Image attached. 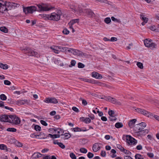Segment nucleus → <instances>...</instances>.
Returning a JSON list of instances; mask_svg holds the SVG:
<instances>
[{"instance_id": "obj_1", "label": "nucleus", "mask_w": 159, "mask_h": 159, "mask_svg": "<svg viewBox=\"0 0 159 159\" xmlns=\"http://www.w3.org/2000/svg\"><path fill=\"white\" fill-rule=\"evenodd\" d=\"M62 15V13L60 10H56L55 12L49 15L48 20L58 21L60 20Z\"/></svg>"}, {"instance_id": "obj_2", "label": "nucleus", "mask_w": 159, "mask_h": 159, "mask_svg": "<svg viewBox=\"0 0 159 159\" xmlns=\"http://www.w3.org/2000/svg\"><path fill=\"white\" fill-rule=\"evenodd\" d=\"M37 6L39 9L38 11L39 12L48 11L52 8V7H51L48 5L44 4L41 5L38 4Z\"/></svg>"}, {"instance_id": "obj_3", "label": "nucleus", "mask_w": 159, "mask_h": 159, "mask_svg": "<svg viewBox=\"0 0 159 159\" xmlns=\"http://www.w3.org/2000/svg\"><path fill=\"white\" fill-rule=\"evenodd\" d=\"M9 122L16 125L19 124L20 123V118L14 115H9Z\"/></svg>"}, {"instance_id": "obj_4", "label": "nucleus", "mask_w": 159, "mask_h": 159, "mask_svg": "<svg viewBox=\"0 0 159 159\" xmlns=\"http://www.w3.org/2000/svg\"><path fill=\"white\" fill-rule=\"evenodd\" d=\"M12 103L15 105L18 106H20L21 105H23L25 104H28L30 102V101L26 99L13 100Z\"/></svg>"}, {"instance_id": "obj_5", "label": "nucleus", "mask_w": 159, "mask_h": 159, "mask_svg": "<svg viewBox=\"0 0 159 159\" xmlns=\"http://www.w3.org/2000/svg\"><path fill=\"white\" fill-rule=\"evenodd\" d=\"M144 42L146 47L151 48V49H153L156 48V44L155 43H152V40L151 39L149 40L148 39H145Z\"/></svg>"}, {"instance_id": "obj_6", "label": "nucleus", "mask_w": 159, "mask_h": 159, "mask_svg": "<svg viewBox=\"0 0 159 159\" xmlns=\"http://www.w3.org/2000/svg\"><path fill=\"white\" fill-rule=\"evenodd\" d=\"M126 141L130 145L136 144L137 143V141L131 136L126 135Z\"/></svg>"}, {"instance_id": "obj_7", "label": "nucleus", "mask_w": 159, "mask_h": 159, "mask_svg": "<svg viewBox=\"0 0 159 159\" xmlns=\"http://www.w3.org/2000/svg\"><path fill=\"white\" fill-rule=\"evenodd\" d=\"M25 50L27 51L26 52L28 55L34 56L37 57H39V55L37 52L33 51L30 48H25Z\"/></svg>"}, {"instance_id": "obj_8", "label": "nucleus", "mask_w": 159, "mask_h": 159, "mask_svg": "<svg viewBox=\"0 0 159 159\" xmlns=\"http://www.w3.org/2000/svg\"><path fill=\"white\" fill-rule=\"evenodd\" d=\"M43 102L46 103L56 104L58 103L57 100L54 98H46L43 100Z\"/></svg>"}, {"instance_id": "obj_9", "label": "nucleus", "mask_w": 159, "mask_h": 159, "mask_svg": "<svg viewBox=\"0 0 159 159\" xmlns=\"http://www.w3.org/2000/svg\"><path fill=\"white\" fill-rule=\"evenodd\" d=\"M146 125L145 123L142 122L137 125V128L138 129V130L137 131H142L143 129L146 126Z\"/></svg>"}, {"instance_id": "obj_10", "label": "nucleus", "mask_w": 159, "mask_h": 159, "mask_svg": "<svg viewBox=\"0 0 159 159\" xmlns=\"http://www.w3.org/2000/svg\"><path fill=\"white\" fill-rule=\"evenodd\" d=\"M92 76L97 79H101L102 78L101 75L97 72L93 71L92 73Z\"/></svg>"}, {"instance_id": "obj_11", "label": "nucleus", "mask_w": 159, "mask_h": 159, "mask_svg": "<svg viewBox=\"0 0 159 159\" xmlns=\"http://www.w3.org/2000/svg\"><path fill=\"white\" fill-rule=\"evenodd\" d=\"M136 111L139 113H140L146 116H148L149 115V113L146 110L140 108H137L135 109Z\"/></svg>"}, {"instance_id": "obj_12", "label": "nucleus", "mask_w": 159, "mask_h": 159, "mask_svg": "<svg viewBox=\"0 0 159 159\" xmlns=\"http://www.w3.org/2000/svg\"><path fill=\"white\" fill-rule=\"evenodd\" d=\"M84 12L89 17H92L94 15L93 12L89 9H85Z\"/></svg>"}, {"instance_id": "obj_13", "label": "nucleus", "mask_w": 159, "mask_h": 159, "mask_svg": "<svg viewBox=\"0 0 159 159\" xmlns=\"http://www.w3.org/2000/svg\"><path fill=\"white\" fill-rule=\"evenodd\" d=\"M0 120L2 122H9L10 118L7 115H4L0 117Z\"/></svg>"}, {"instance_id": "obj_14", "label": "nucleus", "mask_w": 159, "mask_h": 159, "mask_svg": "<svg viewBox=\"0 0 159 159\" xmlns=\"http://www.w3.org/2000/svg\"><path fill=\"white\" fill-rule=\"evenodd\" d=\"M100 143H94L92 147V149L94 152H97L100 149V147L99 146Z\"/></svg>"}, {"instance_id": "obj_15", "label": "nucleus", "mask_w": 159, "mask_h": 159, "mask_svg": "<svg viewBox=\"0 0 159 159\" xmlns=\"http://www.w3.org/2000/svg\"><path fill=\"white\" fill-rule=\"evenodd\" d=\"M85 9L82 8L79 5L77 7V14L80 15H83L85 13Z\"/></svg>"}, {"instance_id": "obj_16", "label": "nucleus", "mask_w": 159, "mask_h": 159, "mask_svg": "<svg viewBox=\"0 0 159 159\" xmlns=\"http://www.w3.org/2000/svg\"><path fill=\"white\" fill-rule=\"evenodd\" d=\"M140 18L141 20L143 21V22L141 23L142 25H144L145 24L148 22V18L145 17V16L143 15H140Z\"/></svg>"}, {"instance_id": "obj_17", "label": "nucleus", "mask_w": 159, "mask_h": 159, "mask_svg": "<svg viewBox=\"0 0 159 159\" xmlns=\"http://www.w3.org/2000/svg\"><path fill=\"white\" fill-rule=\"evenodd\" d=\"M27 7L29 13H32L33 12L36 11L37 10V7L35 6H31Z\"/></svg>"}, {"instance_id": "obj_18", "label": "nucleus", "mask_w": 159, "mask_h": 159, "mask_svg": "<svg viewBox=\"0 0 159 159\" xmlns=\"http://www.w3.org/2000/svg\"><path fill=\"white\" fill-rule=\"evenodd\" d=\"M62 136L61 138L63 139H68L70 137V135L68 133H66L61 135Z\"/></svg>"}, {"instance_id": "obj_19", "label": "nucleus", "mask_w": 159, "mask_h": 159, "mask_svg": "<svg viewBox=\"0 0 159 159\" xmlns=\"http://www.w3.org/2000/svg\"><path fill=\"white\" fill-rule=\"evenodd\" d=\"M51 49L52 50L53 52L55 53L58 54L59 51L58 50V46H53L50 47Z\"/></svg>"}, {"instance_id": "obj_20", "label": "nucleus", "mask_w": 159, "mask_h": 159, "mask_svg": "<svg viewBox=\"0 0 159 159\" xmlns=\"http://www.w3.org/2000/svg\"><path fill=\"white\" fill-rule=\"evenodd\" d=\"M8 8L5 5L2 4L1 3V5L0 6V12L2 13L6 10H7Z\"/></svg>"}, {"instance_id": "obj_21", "label": "nucleus", "mask_w": 159, "mask_h": 159, "mask_svg": "<svg viewBox=\"0 0 159 159\" xmlns=\"http://www.w3.org/2000/svg\"><path fill=\"white\" fill-rule=\"evenodd\" d=\"M110 102L112 103L116 104L118 105H120L121 104V102L118 101L115 98L112 97Z\"/></svg>"}, {"instance_id": "obj_22", "label": "nucleus", "mask_w": 159, "mask_h": 159, "mask_svg": "<svg viewBox=\"0 0 159 159\" xmlns=\"http://www.w3.org/2000/svg\"><path fill=\"white\" fill-rule=\"evenodd\" d=\"M0 149L5 150L6 152L9 151V148H7L6 145L4 144H0Z\"/></svg>"}, {"instance_id": "obj_23", "label": "nucleus", "mask_w": 159, "mask_h": 159, "mask_svg": "<svg viewBox=\"0 0 159 159\" xmlns=\"http://www.w3.org/2000/svg\"><path fill=\"white\" fill-rule=\"evenodd\" d=\"M137 120L136 119H133L130 120L128 123V125L130 128H132L133 125L134 124Z\"/></svg>"}, {"instance_id": "obj_24", "label": "nucleus", "mask_w": 159, "mask_h": 159, "mask_svg": "<svg viewBox=\"0 0 159 159\" xmlns=\"http://www.w3.org/2000/svg\"><path fill=\"white\" fill-rule=\"evenodd\" d=\"M73 51V54L74 55H76L78 56L82 55V52L81 51L75 49H74Z\"/></svg>"}, {"instance_id": "obj_25", "label": "nucleus", "mask_w": 159, "mask_h": 159, "mask_svg": "<svg viewBox=\"0 0 159 159\" xmlns=\"http://www.w3.org/2000/svg\"><path fill=\"white\" fill-rule=\"evenodd\" d=\"M42 155L39 153H34L32 156V157L33 159H36L41 157Z\"/></svg>"}, {"instance_id": "obj_26", "label": "nucleus", "mask_w": 159, "mask_h": 159, "mask_svg": "<svg viewBox=\"0 0 159 159\" xmlns=\"http://www.w3.org/2000/svg\"><path fill=\"white\" fill-rule=\"evenodd\" d=\"M9 4L11 8H15L16 7H18L20 6L19 4L15 3L10 2Z\"/></svg>"}, {"instance_id": "obj_27", "label": "nucleus", "mask_w": 159, "mask_h": 159, "mask_svg": "<svg viewBox=\"0 0 159 159\" xmlns=\"http://www.w3.org/2000/svg\"><path fill=\"white\" fill-rule=\"evenodd\" d=\"M50 137L52 139H55L59 138L60 137V134H49L47 137Z\"/></svg>"}, {"instance_id": "obj_28", "label": "nucleus", "mask_w": 159, "mask_h": 159, "mask_svg": "<svg viewBox=\"0 0 159 159\" xmlns=\"http://www.w3.org/2000/svg\"><path fill=\"white\" fill-rule=\"evenodd\" d=\"M0 30L2 32L5 33H7L8 32V29L5 26H2L0 27Z\"/></svg>"}, {"instance_id": "obj_29", "label": "nucleus", "mask_w": 159, "mask_h": 159, "mask_svg": "<svg viewBox=\"0 0 159 159\" xmlns=\"http://www.w3.org/2000/svg\"><path fill=\"white\" fill-rule=\"evenodd\" d=\"M0 68L3 69H7L8 68V67L6 64H3L2 63H0Z\"/></svg>"}, {"instance_id": "obj_30", "label": "nucleus", "mask_w": 159, "mask_h": 159, "mask_svg": "<svg viewBox=\"0 0 159 159\" xmlns=\"http://www.w3.org/2000/svg\"><path fill=\"white\" fill-rule=\"evenodd\" d=\"M70 8L72 11L76 12L77 11V7L74 5H70Z\"/></svg>"}, {"instance_id": "obj_31", "label": "nucleus", "mask_w": 159, "mask_h": 159, "mask_svg": "<svg viewBox=\"0 0 159 159\" xmlns=\"http://www.w3.org/2000/svg\"><path fill=\"white\" fill-rule=\"evenodd\" d=\"M123 126V125L121 122H117L115 125V127L117 128H121Z\"/></svg>"}, {"instance_id": "obj_32", "label": "nucleus", "mask_w": 159, "mask_h": 159, "mask_svg": "<svg viewBox=\"0 0 159 159\" xmlns=\"http://www.w3.org/2000/svg\"><path fill=\"white\" fill-rule=\"evenodd\" d=\"M15 145L18 147H22L23 146V144L20 142L16 141L15 142Z\"/></svg>"}, {"instance_id": "obj_33", "label": "nucleus", "mask_w": 159, "mask_h": 159, "mask_svg": "<svg viewBox=\"0 0 159 159\" xmlns=\"http://www.w3.org/2000/svg\"><path fill=\"white\" fill-rule=\"evenodd\" d=\"M7 130L8 131L14 132L16 131V129L14 128H9L7 129Z\"/></svg>"}, {"instance_id": "obj_34", "label": "nucleus", "mask_w": 159, "mask_h": 159, "mask_svg": "<svg viewBox=\"0 0 159 159\" xmlns=\"http://www.w3.org/2000/svg\"><path fill=\"white\" fill-rule=\"evenodd\" d=\"M104 21L106 23L108 24L111 22V20L110 17H107L104 19Z\"/></svg>"}, {"instance_id": "obj_35", "label": "nucleus", "mask_w": 159, "mask_h": 159, "mask_svg": "<svg viewBox=\"0 0 159 159\" xmlns=\"http://www.w3.org/2000/svg\"><path fill=\"white\" fill-rule=\"evenodd\" d=\"M0 99L3 101L6 100L7 99V97L4 94H1L0 95Z\"/></svg>"}, {"instance_id": "obj_36", "label": "nucleus", "mask_w": 159, "mask_h": 159, "mask_svg": "<svg viewBox=\"0 0 159 159\" xmlns=\"http://www.w3.org/2000/svg\"><path fill=\"white\" fill-rule=\"evenodd\" d=\"M137 65L140 69H143V64L140 62H138L137 63Z\"/></svg>"}, {"instance_id": "obj_37", "label": "nucleus", "mask_w": 159, "mask_h": 159, "mask_svg": "<svg viewBox=\"0 0 159 159\" xmlns=\"http://www.w3.org/2000/svg\"><path fill=\"white\" fill-rule=\"evenodd\" d=\"M39 16L42 18H43L44 19H47L48 20L49 15H46L45 14H39Z\"/></svg>"}, {"instance_id": "obj_38", "label": "nucleus", "mask_w": 159, "mask_h": 159, "mask_svg": "<svg viewBox=\"0 0 159 159\" xmlns=\"http://www.w3.org/2000/svg\"><path fill=\"white\" fill-rule=\"evenodd\" d=\"M80 152L83 153H86L87 152V150L86 148H80Z\"/></svg>"}, {"instance_id": "obj_39", "label": "nucleus", "mask_w": 159, "mask_h": 159, "mask_svg": "<svg viewBox=\"0 0 159 159\" xmlns=\"http://www.w3.org/2000/svg\"><path fill=\"white\" fill-rule=\"evenodd\" d=\"M80 99L82 101V104L84 106H86L87 104V102L86 100L83 99L82 98H80Z\"/></svg>"}, {"instance_id": "obj_40", "label": "nucleus", "mask_w": 159, "mask_h": 159, "mask_svg": "<svg viewBox=\"0 0 159 159\" xmlns=\"http://www.w3.org/2000/svg\"><path fill=\"white\" fill-rule=\"evenodd\" d=\"M70 156L72 159H76V157L73 152L70 153Z\"/></svg>"}, {"instance_id": "obj_41", "label": "nucleus", "mask_w": 159, "mask_h": 159, "mask_svg": "<svg viewBox=\"0 0 159 159\" xmlns=\"http://www.w3.org/2000/svg\"><path fill=\"white\" fill-rule=\"evenodd\" d=\"M122 152H123L124 153L127 155H131V152L124 148Z\"/></svg>"}, {"instance_id": "obj_42", "label": "nucleus", "mask_w": 159, "mask_h": 159, "mask_svg": "<svg viewBox=\"0 0 159 159\" xmlns=\"http://www.w3.org/2000/svg\"><path fill=\"white\" fill-rule=\"evenodd\" d=\"M34 129L37 131H40L41 128L39 125H36L34 126Z\"/></svg>"}, {"instance_id": "obj_43", "label": "nucleus", "mask_w": 159, "mask_h": 159, "mask_svg": "<svg viewBox=\"0 0 159 159\" xmlns=\"http://www.w3.org/2000/svg\"><path fill=\"white\" fill-rule=\"evenodd\" d=\"M74 132L81 131V129L78 127L73 128L72 130Z\"/></svg>"}, {"instance_id": "obj_44", "label": "nucleus", "mask_w": 159, "mask_h": 159, "mask_svg": "<svg viewBox=\"0 0 159 159\" xmlns=\"http://www.w3.org/2000/svg\"><path fill=\"white\" fill-rule=\"evenodd\" d=\"M57 144L62 149H64L65 148V146L61 142H59V143H57Z\"/></svg>"}, {"instance_id": "obj_45", "label": "nucleus", "mask_w": 159, "mask_h": 159, "mask_svg": "<svg viewBox=\"0 0 159 159\" xmlns=\"http://www.w3.org/2000/svg\"><path fill=\"white\" fill-rule=\"evenodd\" d=\"M58 50H59V51L64 52V50H65V47H62L61 46H58Z\"/></svg>"}, {"instance_id": "obj_46", "label": "nucleus", "mask_w": 159, "mask_h": 159, "mask_svg": "<svg viewBox=\"0 0 159 159\" xmlns=\"http://www.w3.org/2000/svg\"><path fill=\"white\" fill-rule=\"evenodd\" d=\"M69 32V31L66 28L65 29L62 31V33L64 34H68Z\"/></svg>"}, {"instance_id": "obj_47", "label": "nucleus", "mask_w": 159, "mask_h": 159, "mask_svg": "<svg viewBox=\"0 0 159 159\" xmlns=\"http://www.w3.org/2000/svg\"><path fill=\"white\" fill-rule=\"evenodd\" d=\"M53 129L55 131H57V133L59 134L63 133V130L60 129Z\"/></svg>"}, {"instance_id": "obj_48", "label": "nucleus", "mask_w": 159, "mask_h": 159, "mask_svg": "<svg viewBox=\"0 0 159 159\" xmlns=\"http://www.w3.org/2000/svg\"><path fill=\"white\" fill-rule=\"evenodd\" d=\"M11 2H7L5 4V6L6 7H7L8 8L7 10H10L11 9V7L10 6V4Z\"/></svg>"}, {"instance_id": "obj_49", "label": "nucleus", "mask_w": 159, "mask_h": 159, "mask_svg": "<svg viewBox=\"0 0 159 159\" xmlns=\"http://www.w3.org/2000/svg\"><path fill=\"white\" fill-rule=\"evenodd\" d=\"M94 155L93 153L90 152H89L87 156L89 158H91L93 157Z\"/></svg>"}, {"instance_id": "obj_50", "label": "nucleus", "mask_w": 159, "mask_h": 159, "mask_svg": "<svg viewBox=\"0 0 159 159\" xmlns=\"http://www.w3.org/2000/svg\"><path fill=\"white\" fill-rule=\"evenodd\" d=\"M110 119L111 121L115 120H116V118L115 115L110 116Z\"/></svg>"}, {"instance_id": "obj_51", "label": "nucleus", "mask_w": 159, "mask_h": 159, "mask_svg": "<svg viewBox=\"0 0 159 159\" xmlns=\"http://www.w3.org/2000/svg\"><path fill=\"white\" fill-rule=\"evenodd\" d=\"M98 81L95 80H92L89 79V83L96 84L97 83Z\"/></svg>"}, {"instance_id": "obj_52", "label": "nucleus", "mask_w": 159, "mask_h": 159, "mask_svg": "<svg viewBox=\"0 0 159 159\" xmlns=\"http://www.w3.org/2000/svg\"><path fill=\"white\" fill-rule=\"evenodd\" d=\"M108 114L110 115V116H113L114 115L115 112L113 110H110L108 112Z\"/></svg>"}, {"instance_id": "obj_53", "label": "nucleus", "mask_w": 159, "mask_h": 159, "mask_svg": "<svg viewBox=\"0 0 159 159\" xmlns=\"http://www.w3.org/2000/svg\"><path fill=\"white\" fill-rule=\"evenodd\" d=\"M84 65L81 63L79 62L78 64V67L79 68H83L84 67Z\"/></svg>"}, {"instance_id": "obj_54", "label": "nucleus", "mask_w": 159, "mask_h": 159, "mask_svg": "<svg viewBox=\"0 0 159 159\" xmlns=\"http://www.w3.org/2000/svg\"><path fill=\"white\" fill-rule=\"evenodd\" d=\"M79 79H80L81 80H82L83 81L89 83V79H88L86 78H79Z\"/></svg>"}, {"instance_id": "obj_55", "label": "nucleus", "mask_w": 159, "mask_h": 159, "mask_svg": "<svg viewBox=\"0 0 159 159\" xmlns=\"http://www.w3.org/2000/svg\"><path fill=\"white\" fill-rule=\"evenodd\" d=\"M141 157H142V156L139 154H137L135 156V159H140Z\"/></svg>"}, {"instance_id": "obj_56", "label": "nucleus", "mask_w": 159, "mask_h": 159, "mask_svg": "<svg viewBox=\"0 0 159 159\" xmlns=\"http://www.w3.org/2000/svg\"><path fill=\"white\" fill-rule=\"evenodd\" d=\"M4 83L5 84L9 85L11 84V82L8 80H5L4 81Z\"/></svg>"}, {"instance_id": "obj_57", "label": "nucleus", "mask_w": 159, "mask_h": 159, "mask_svg": "<svg viewBox=\"0 0 159 159\" xmlns=\"http://www.w3.org/2000/svg\"><path fill=\"white\" fill-rule=\"evenodd\" d=\"M40 122L42 125L45 126H47L48 125V124L43 120H41L40 121Z\"/></svg>"}, {"instance_id": "obj_58", "label": "nucleus", "mask_w": 159, "mask_h": 159, "mask_svg": "<svg viewBox=\"0 0 159 159\" xmlns=\"http://www.w3.org/2000/svg\"><path fill=\"white\" fill-rule=\"evenodd\" d=\"M91 120L89 118H86L84 120V121L86 123H89L91 122Z\"/></svg>"}, {"instance_id": "obj_59", "label": "nucleus", "mask_w": 159, "mask_h": 159, "mask_svg": "<svg viewBox=\"0 0 159 159\" xmlns=\"http://www.w3.org/2000/svg\"><path fill=\"white\" fill-rule=\"evenodd\" d=\"M150 29L151 30L153 31H156V28L155 25H152L150 27Z\"/></svg>"}, {"instance_id": "obj_60", "label": "nucleus", "mask_w": 159, "mask_h": 159, "mask_svg": "<svg viewBox=\"0 0 159 159\" xmlns=\"http://www.w3.org/2000/svg\"><path fill=\"white\" fill-rule=\"evenodd\" d=\"M74 49L68 48L67 51L68 52L73 54Z\"/></svg>"}, {"instance_id": "obj_61", "label": "nucleus", "mask_w": 159, "mask_h": 159, "mask_svg": "<svg viewBox=\"0 0 159 159\" xmlns=\"http://www.w3.org/2000/svg\"><path fill=\"white\" fill-rule=\"evenodd\" d=\"M105 98H106V99H105L107 101H108L110 102V101L111 100L112 97H111V96H106V97H105Z\"/></svg>"}, {"instance_id": "obj_62", "label": "nucleus", "mask_w": 159, "mask_h": 159, "mask_svg": "<svg viewBox=\"0 0 159 159\" xmlns=\"http://www.w3.org/2000/svg\"><path fill=\"white\" fill-rule=\"evenodd\" d=\"M72 109L76 112H78L79 111V109L76 107H72Z\"/></svg>"}, {"instance_id": "obj_63", "label": "nucleus", "mask_w": 159, "mask_h": 159, "mask_svg": "<svg viewBox=\"0 0 159 159\" xmlns=\"http://www.w3.org/2000/svg\"><path fill=\"white\" fill-rule=\"evenodd\" d=\"M28 8L27 7L26 8L23 7V11L25 13V14H26L29 13V12H28Z\"/></svg>"}, {"instance_id": "obj_64", "label": "nucleus", "mask_w": 159, "mask_h": 159, "mask_svg": "<svg viewBox=\"0 0 159 159\" xmlns=\"http://www.w3.org/2000/svg\"><path fill=\"white\" fill-rule=\"evenodd\" d=\"M117 148L120 150L121 151H122L124 149V148L120 145L118 144L117 145Z\"/></svg>"}]
</instances>
